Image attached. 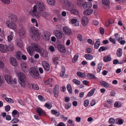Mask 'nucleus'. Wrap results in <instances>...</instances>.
Listing matches in <instances>:
<instances>
[{"mask_svg": "<svg viewBox=\"0 0 126 126\" xmlns=\"http://www.w3.org/2000/svg\"><path fill=\"white\" fill-rule=\"evenodd\" d=\"M37 10L39 11L40 12L44 10L45 9L42 2L40 1H37L36 3V5L33 7V9L29 11V13L33 17L38 18L40 17V16L37 15Z\"/></svg>", "mask_w": 126, "mask_h": 126, "instance_id": "nucleus-1", "label": "nucleus"}, {"mask_svg": "<svg viewBox=\"0 0 126 126\" xmlns=\"http://www.w3.org/2000/svg\"><path fill=\"white\" fill-rule=\"evenodd\" d=\"M27 51L30 56H32L35 52V51L38 52L41 51V49L38 45L34 43H32L31 44V46H29L27 48Z\"/></svg>", "mask_w": 126, "mask_h": 126, "instance_id": "nucleus-2", "label": "nucleus"}, {"mask_svg": "<svg viewBox=\"0 0 126 126\" xmlns=\"http://www.w3.org/2000/svg\"><path fill=\"white\" fill-rule=\"evenodd\" d=\"M18 76L20 84L22 87H24L25 86L26 80L25 75L23 73L19 72L18 74Z\"/></svg>", "mask_w": 126, "mask_h": 126, "instance_id": "nucleus-3", "label": "nucleus"}, {"mask_svg": "<svg viewBox=\"0 0 126 126\" xmlns=\"http://www.w3.org/2000/svg\"><path fill=\"white\" fill-rule=\"evenodd\" d=\"M60 1L63 4L64 6L69 11L74 7L73 3L68 0H60Z\"/></svg>", "mask_w": 126, "mask_h": 126, "instance_id": "nucleus-4", "label": "nucleus"}, {"mask_svg": "<svg viewBox=\"0 0 126 126\" xmlns=\"http://www.w3.org/2000/svg\"><path fill=\"white\" fill-rule=\"evenodd\" d=\"M31 31L33 34L31 35L32 39L35 40L39 39L40 37V35L38 33V30L37 29L34 27H31Z\"/></svg>", "mask_w": 126, "mask_h": 126, "instance_id": "nucleus-5", "label": "nucleus"}, {"mask_svg": "<svg viewBox=\"0 0 126 126\" xmlns=\"http://www.w3.org/2000/svg\"><path fill=\"white\" fill-rule=\"evenodd\" d=\"M30 73L32 77L35 78H38L39 76V73L37 69L32 67L30 68Z\"/></svg>", "mask_w": 126, "mask_h": 126, "instance_id": "nucleus-6", "label": "nucleus"}, {"mask_svg": "<svg viewBox=\"0 0 126 126\" xmlns=\"http://www.w3.org/2000/svg\"><path fill=\"white\" fill-rule=\"evenodd\" d=\"M4 78L6 81L9 84L16 83V80L15 79L13 80L11 76L9 75H6Z\"/></svg>", "mask_w": 126, "mask_h": 126, "instance_id": "nucleus-7", "label": "nucleus"}, {"mask_svg": "<svg viewBox=\"0 0 126 126\" xmlns=\"http://www.w3.org/2000/svg\"><path fill=\"white\" fill-rule=\"evenodd\" d=\"M6 24L7 26L11 29L15 30L16 28V24L10 20H8L7 21Z\"/></svg>", "mask_w": 126, "mask_h": 126, "instance_id": "nucleus-8", "label": "nucleus"}, {"mask_svg": "<svg viewBox=\"0 0 126 126\" xmlns=\"http://www.w3.org/2000/svg\"><path fill=\"white\" fill-rule=\"evenodd\" d=\"M9 51L8 46L6 45L0 44V51L2 53H5Z\"/></svg>", "mask_w": 126, "mask_h": 126, "instance_id": "nucleus-9", "label": "nucleus"}, {"mask_svg": "<svg viewBox=\"0 0 126 126\" xmlns=\"http://www.w3.org/2000/svg\"><path fill=\"white\" fill-rule=\"evenodd\" d=\"M53 33L56 37L59 39H61L63 37V34L62 32L58 30H54Z\"/></svg>", "mask_w": 126, "mask_h": 126, "instance_id": "nucleus-10", "label": "nucleus"}, {"mask_svg": "<svg viewBox=\"0 0 126 126\" xmlns=\"http://www.w3.org/2000/svg\"><path fill=\"white\" fill-rule=\"evenodd\" d=\"M63 30L65 34L66 35H70L72 33V32L71 29L67 27H64L63 29Z\"/></svg>", "mask_w": 126, "mask_h": 126, "instance_id": "nucleus-11", "label": "nucleus"}, {"mask_svg": "<svg viewBox=\"0 0 126 126\" xmlns=\"http://www.w3.org/2000/svg\"><path fill=\"white\" fill-rule=\"evenodd\" d=\"M42 64L45 69L47 71H49L50 69V66L49 63L46 61H43Z\"/></svg>", "mask_w": 126, "mask_h": 126, "instance_id": "nucleus-12", "label": "nucleus"}, {"mask_svg": "<svg viewBox=\"0 0 126 126\" xmlns=\"http://www.w3.org/2000/svg\"><path fill=\"white\" fill-rule=\"evenodd\" d=\"M36 111L39 116H45L46 115L45 112L43 111L40 108L38 107L37 108Z\"/></svg>", "mask_w": 126, "mask_h": 126, "instance_id": "nucleus-13", "label": "nucleus"}, {"mask_svg": "<svg viewBox=\"0 0 126 126\" xmlns=\"http://www.w3.org/2000/svg\"><path fill=\"white\" fill-rule=\"evenodd\" d=\"M10 62L11 64L13 66L15 67L17 65L16 60L14 58L11 57L10 58Z\"/></svg>", "mask_w": 126, "mask_h": 126, "instance_id": "nucleus-14", "label": "nucleus"}, {"mask_svg": "<svg viewBox=\"0 0 126 126\" xmlns=\"http://www.w3.org/2000/svg\"><path fill=\"white\" fill-rule=\"evenodd\" d=\"M50 33L48 32H45L44 35L43 36V39L46 41H48L50 39Z\"/></svg>", "mask_w": 126, "mask_h": 126, "instance_id": "nucleus-15", "label": "nucleus"}, {"mask_svg": "<svg viewBox=\"0 0 126 126\" xmlns=\"http://www.w3.org/2000/svg\"><path fill=\"white\" fill-rule=\"evenodd\" d=\"M58 49L62 53H65L66 52L65 48V47L63 45L60 44L58 47Z\"/></svg>", "mask_w": 126, "mask_h": 126, "instance_id": "nucleus-16", "label": "nucleus"}, {"mask_svg": "<svg viewBox=\"0 0 126 126\" xmlns=\"http://www.w3.org/2000/svg\"><path fill=\"white\" fill-rule=\"evenodd\" d=\"M81 22L83 26H85L87 25L88 22V18L86 16L83 17L82 18Z\"/></svg>", "mask_w": 126, "mask_h": 126, "instance_id": "nucleus-17", "label": "nucleus"}, {"mask_svg": "<svg viewBox=\"0 0 126 126\" xmlns=\"http://www.w3.org/2000/svg\"><path fill=\"white\" fill-rule=\"evenodd\" d=\"M92 4L90 2H85L83 5V7L85 9L87 8H90L92 6Z\"/></svg>", "mask_w": 126, "mask_h": 126, "instance_id": "nucleus-18", "label": "nucleus"}, {"mask_svg": "<svg viewBox=\"0 0 126 126\" xmlns=\"http://www.w3.org/2000/svg\"><path fill=\"white\" fill-rule=\"evenodd\" d=\"M53 91L54 96L56 98L59 95V89L57 87V86L55 87Z\"/></svg>", "mask_w": 126, "mask_h": 126, "instance_id": "nucleus-19", "label": "nucleus"}, {"mask_svg": "<svg viewBox=\"0 0 126 126\" xmlns=\"http://www.w3.org/2000/svg\"><path fill=\"white\" fill-rule=\"evenodd\" d=\"M93 12V10L91 9H86L84 11L83 13L85 15L88 16L91 14Z\"/></svg>", "mask_w": 126, "mask_h": 126, "instance_id": "nucleus-20", "label": "nucleus"}, {"mask_svg": "<svg viewBox=\"0 0 126 126\" xmlns=\"http://www.w3.org/2000/svg\"><path fill=\"white\" fill-rule=\"evenodd\" d=\"M16 44L17 46L20 48L23 47V43L22 40L19 39H17L16 40Z\"/></svg>", "mask_w": 126, "mask_h": 126, "instance_id": "nucleus-21", "label": "nucleus"}, {"mask_svg": "<svg viewBox=\"0 0 126 126\" xmlns=\"http://www.w3.org/2000/svg\"><path fill=\"white\" fill-rule=\"evenodd\" d=\"M51 113L52 114L55 115L56 116L58 117L59 116L60 114V113L59 111L57 110H53L51 111Z\"/></svg>", "mask_w": 126, "mask_h": 126, "instance_id": "nucleus-22", "label": "nucleus"}, {"mask_svg": "<svg viewBox=\"0 0 126 126\" xmlns=\"http://www.w3.org/2000/svg\"><path fill=\"white\" fill-rule=\"evenodd\" d=\"M22 55V52L18 51L16 53V56L18 60H20L21 58V57Z\"/></svg>", "mask_w": 126, "mask_h": 126, "instance_id": "nucleus-23", "label": "nucleus"}, {"mask_svg": "<svg viewBox=\"0 0 126 126\" xmlns=\"http://www.w3.org/2000/svg\"><path fill=\"white\" fill-rule=\"evenodd\" d=\"M25 34V31L24 30V27H22L19 31V34L20 37H22Z\"/></svg>", "mask_w": 126, "mask_h": 126, "instance_id": "nucleus-24", "label": "nucleus"}, {"mask_svg": "<svg viewBox=\"0 0 126 126\" xmlns=\"http://www.w3.org/2000/svg\"><path fill=\"white\" fill-rule=\"evenodd\" d=\"M21 66L22 70L25 72L28 71V69L27 68L26 64L24 63H22L21 64Z\"/></svg>", "mask_w": 126, "mask_h": 126, "instance_id": "nucleus-25", "label": "nucleus"}, {"mask_svg": "<svg viewBox=\"0 0 126 126\" xmlns=\"http://www.w3.org/2000/svg\"><path fill=\"white\" fill-rule=\"evenodd\" d=\"M101 85L103 87L106 88H108L109 87V84L104 81H102L100 82Z\"/></svg>", "mask_w": 126, "mask_h": 126, "instance_id": "nucleus-26", "label": "nucleus"}, {"mask_svg": "<svg viewBox=\"0 0 126 126\" xmlns=\"http://www.w3.org/2000/svg\"><path fill=\"white\" fill-rule=\"evenodd\" d=\"M84 57L86 59L88 60H91L93 59V56L90 54H85L84 56Z\"/></svg>", "mask_w": 126, "mask_h": 126, "instance_id": "nucleus-27", "label": "nucleus"}, {"mask_svg": "<svg viewBox=\"0 0 126 126\" xmlns=\"http://www.w3.org/2000/svg\"><path fill=\"white\" fill-rule=\"evenodd\" d=\"M77 74L79 77L83 78L86 77V75L85 74L79 71L78 72H77Z\"/></svg>", "mask_w": 126, "mask_h": 126, "instance_id": "nucleus-28", "label": "nucleus"}, {"mask_svg": "<svg viewBox=\"0 0 126 126\" xmlns=\"http://www.w3.org/2000/svg\"><path fill=\"white\" fill-rule=\"evenodd\" d=\"M87 76L89 79H97V78L95 77L94 75L91 73L88 74Z\"/></svg>", "mask_w": 126, "mask_h": 126, "instance_id": "nucleus-29", "label": "nucleus"}, {"mask_svg": "<svg viewBox=\"0 0 126 126\" xmlns=\"http://www.w3.org/2000/svg\"><path fill=\"white\" fill-rule=\"evenodd\" d=\"M103 61L104 62H106L110 61L111 60L110 56L108 55L104 57L103 58Z\"/></svg>", "mask_w": 126, "mask_h": 126, "instance_id": "nucleus-30", "label": "nucleus"}, {"mask_svg": "<svg viewBox=\"0 0 126 126\" xmlns=\"http://www.w3.org/2000/svg\"><path fill=\"white\" fill-rule=\"evenodd\" d=\"M122 54V49L120 48H118L116 54L117 56L119 57H121Z\"/></svg>", "mask_w": 126, "mask_h": 126, "instance_id": "nucleus-31", "label": "nucleus"}, {"mask_svg": "<svg viewBox=\"0 0 126 126\" xmlns=\"http://www.w3.org/2000/svg\"><path fill=\"white\" fill-rule=\"evenodd\" d=\"M44 106L48 109H50L52 107V104L51 102L46 103L44 105Z\"/></svg>", "mask_w": 126, "mask_h": 126, "instance_id": "nucleus-32", "label": "nucleus"}, {"mask_svg": "<svg viewBox=\"0 0 126 126\" xmlns=\"http://www.w3.org/2000/svg\"><path fill=\"white\" fill-rule=\"evenodd\" d=\"M9 17L10 19H11L14 21H16L17 20L16 16L14 14L10 15Z\"/></svg>", "mask_w": 126, "mask_h": 126, "instance_id": "nucleus-33", "label": "nucleus"}, {"mask_svg": "<svg viewBox=\"0 0 126 126\" xmlns=\"http://www.w3.org/2000/svg\"><path fill=\"white\" fill-rule=\"evenodd\" d=\"M102 3L106 6H109L110 5V2L109 0H102Z\"/></svg>", "mask_w": 126, "mask_h": 126, "instance_id": "nucleus-34", "label": "nucleus"}, {"mask_svg": "<svg viewBox=\"0 0 126 126\" xmlns=\"http://www.w3.org/2000/svg\"><path fill=\"white\" fill-rule=\"evenodd\" d=\"M40 14L44 18L47 17L48 15L47 13L44 10L40 12Z\"/></svg>", "mask_w": 126, "mask_h": 126, "instance_id": "nucleus-35", "label": "nucleus"}, {"mask_svg": "<svg viewBox=\"0 0 126 126\" xmlns=\"http://www.w3.org/2000/svg\"><path fill=\"white\" fill-rule=\"evenodd\" d=\"M100 44V41H96L94 44V48L96 49H98L99 48Z\"/></svg>", "mask_w": 126, "mask_h": 126, "instance_id": "nucleus-36", "label": "nucleus"}, {"mask_svg": "<svg viewBox=\"0 0 126 126\" xmlns=\"http://www.w3.org/2000/svg\"><path fill=\"white\" fill-rule=\"evenodd\" d=\"M70 11L71 13L75 15H77L78 14V10L72 8Z\"/></svg>", "mask_w": 126, "mask_h": 126, "instance_id": "nucleus-37", "label": "nucleus"}, {"mask_svg": "<svg viewBox=\"0 0 126 126\" xmlns=\"http://www.w3.org/2000/svg\"><path fill=\"white\" fill-rule=\"evenodd\" d=\"M47 3L51 5H54L55 3V0H47Z\"/></svg>", "mask_w": 126, "mask_h": 126, "instance_id": "nucleus-38", "label": "nucleus"}, {"mask_svg": "<svg viewBox=\"0 0 126 126\" xmlns=\"http://www.w3.org/2000/svg\"><path fill=\"white\" fill-rule=\"evenodd\" d=\"M95 89L94 88L92 89V90L89 92L87 94V96H92L94 94L95 91Z\"/></svg>", "mask_w": 126, "mask_h": 126, "instance_id": "nucleus-39", "label": "nucleus"}, {"mask_svg": "<svg viewBox=\"0 0 126 126\" xmlns=\"http://www.w3.org/2000/svg\"><path fill=\"white\" fill-rule=\"evenodd\" d=\"M118 41L121 45H124L126 43V41L123 40V38L122 37H120Z\"/></svg>", "mask_w": 126, "mask_h": 126, "instance_id": "nucleus-40", "label": "nucleus"}, {"mask_svg": "<svg viewBox=\"0 0 126 126\" xmlns=\"http://www.w3.org/2000/svg\"><path fill=\"white\" fill-rule=\"evenodd\" d=\"M59 60V58L57 57H54L53 58L52 60L53 61L55 64L57 65L58 63V61Z\"/></svg>", "mask_w": 126, "mask_h": 126, "instance_id": "nucleus-41", "label": "nucleus"}, {"mask_svg": "<svg viewBox=\"0 0 126 126\" xmlns=\"http://www.w3.org/2000/svg\"><path fill=\"white\" fill-rule=\"evenodd\" d=\"M48 52L46 50H44L42 51V52L41 53V56L45 57H47L48 55Z\"/></svg>", "mask_w": 126, "mask_h": 126, "instance_id": "nucleus-42", "label": "nucleus"}, {"mask_svg": "<svg viewBox=\"0 0 126 126\" xmlns=\"http://www.w3.org/2000/svg\"><path fill=\"white\" fill-rule=\"evenodd\" d=\"M67 88L69 92L70 93H72V88L71 85L68 84L67 86Z\"/></svg>", "mask_w": 126, "mask_h": 126, "instance_id": "nucleus-43", "label": "nucleus"}, {"mask_svg": "<svg viewBox=\"0 0 126 126\" xmlns=\"http://www.w3.org/2000/svg\"><path fill=\"white\" fill-rule=\"evenodd\" d=\"M107 47L104 46L100 47L99 48L98 51L99 52L105 51L107 49Z\"/></svg>", "mask_w": 126, "mask_h": 126, "instance_id": "nucleus-44", "label": "nucleus"}, {"mask_svg": "<svg viewBox=\"0 0 126 126\" xmlns=\"http://www.w3.org/2000/svg\"><path fill=\"white\" fill-rule=\"evenodd\" d=\"M79 55L78 54H76L73 58L72 60L73 63H75L79 57Z\"/></svg>", "mask_w": 126, "mask_h": 126, "instance_id": "nucleus-45", "label": "nucleus"}, {"mask_svg": "<svg viewBox=\"0 0 126 126\" xmlns=\"http://www.w3.org/2000/svg\"><path fill=\"white\" fill-rule=\"evenodd\" d=\"M109 122L110 124L112 125L115 123V120L114 118H111L109 119Z\"/></svg>", "mask_w": 126, "mask_h": 126, "instance_id": "nucleus-46", "label": "nucleus"}, {"mask_svg": "<svg viewBox=\"0 0 126 126\" xmlns=\"http://www.w3.org/2000/svg\"><path fill=\"white\" fill-rule=\"evenodd\" d=\"M65 68L63 67L61 69V71L60 72V76L61 77H63L65 73Z\"/></svg>", "mask_w": 126, "mask_h": 126, "instance_id": "nucleus-47", "label": "nucleus"}, {"mask_svg": "<svg viewBox=\"0 0 126 126\" xmlns=\"http://www.w3.org/2000/svg\"><path fill=\"white\" fill-rule=\"evenodd\" d=\"M5 100L8 103H13L14 102L13 100L10 98L7 97L5 98Z\"/></svg>", "mask_w": 126, "mask_h": 126, "instance_id": "nucleus-48", "label": "nucleus"}, {"mask_svg": "<svg viewBox=\"0 0 126 126\" xmlns=\"http://www.w3.org/2000/svg\"><path fill=\"white\" fill-rule=\"evenodd\" d=\"M1 2L5 4H8L10 3V0H1Z\"/></svg>", "mask_w": 126, "mask_h": 126, "instance_id": "nucleus-49", "label": "nucleus"}, {"mask_svg": "<svg viewBox=\"0 0 126 126\" xmlns=\"http://www.w3.org/2000/svg\"><path fill=\"white\" fill-rule=\"evenodd\" d=\"M73 82L75 84L77 85H80V81L76 79H73Z\"/></svg>", "mask_w": 126, "mask_h": 126, "instance_id": "nucleus-50", "label": "nucleus"}, {"mask_svg": "<svg viewBox=\"0 0 126 126\" xmlns=\"http://www.w3.org/2000/svg\"><path fill=\"white\" fill-rule=\"evenodd\" d=\"M98 67L97 69V71L98 72H99L102 68V65L101 63H100L98 64Z\"/></svg>", "mask_w": 126, "mask_h": 126, "instance_id": "nucleus-51", "label": "nucleus"}, {"mask_svg": "<svg viewBox=\"0 0 126 126\" xmlns=\"http://www.w3.org/2000/svg\"><path fill=\"white\" fill-rule=\"evenodd\" d=\"M19 121V120L17 118H14L12 120L11 122L13 124H14L18 123Z\"/></svg>", "mask_w": 126, "mask_h": 126, "instance_id": "nucleus-52", "label": "nucleus"}, {"mask_svg": "<svg viewBox=\"0 0 126 126\" xmlns=\"http://www.w3.org/2000/svg\"><path fill=\"white\" fill-rule=\"evenodd\" d=\"M32 88L33 89L38 90L39 89L38 86L36 84H33L32 85Z\"/></svg>", "mask_w": 126, "mask_h": 126, "instance_id": "nucleus-53", "label": "nucleus"}, {"mask_svg": "<svg viewBox=\"0 0 126 126\" xmlns=\"http://www.w3.org/2000/svg\"><path fill=\"white\" fill-rule=\"evenodd\" d=\"M38 99L41 101H45V99L41 95H39L38 96Z\"/></svg>", "mask_w": 126, "mask_h": 126, "instance_id": "nucleus-54", "label": "nucleus"}, {"mask_svg": "<svg viewBox=\"0 0 126 126\" xmlns=\"http://www.w3.org/2000/svg\"><path fill=\"white\" fill-rule=\"evenodd\" d=\"M8 47L9 51H12L14 49V47L12 44H10Z\"/></svg>", "mask_w": 126, "mask_h": 126, "instance_id": "nucleus-55", "label": "nucleus"}, {"mask_svg": "<svg viewBox=\"0 0 126 126\" xmlns=\"http://www.w3.org/2000/svg\"><path fill=\"white\" fill-rule=\"evenodd\" d=\"M77 4L79 6H83V1L82 0H79L77 1Z\"/></svg>", "mask_w": 126, "mask_h": 126, "instance_id": "nucleus-56", "label": "nucleus"}, {"mask_svg": "<svg viewBox=\"0 0 126 126\" xmlns=\"http://www.w3.org/2000/svg\"><path fill=\"white\" fill-rule=\"evenodd\" d=\"M71 104L70 103H68L66 104L64 108L66 109H68L71 107Z\"/></svg>", "mask_w": 126, "mask_h": 126, "instance_id": "nucleus-57", "label": "nucleus"}, {"mask_svg": "<svg viewBox=\"0 0 126 126\" xmlns=\"http://www.w3.org/2000/svg\"><path fill=\"white\" fill-rule=\"evenodd\" d=\"M89 103V100L87 99L85 100L84 102V105L85 107H86L88 105Z\"/></svg>", "mask_w": 126, "mask_h": 126, "instance_id": "nucleus-58", "label": "nucleus"}, {"mask_svg": "<svg viewBox=\"0 0 126 126\" xmlns=\"http://www.w3.org/2000/svg\"><path fill=\"white\" fill-rule=\"evenodd\" d=\"M121 106V105L120 104H119L118 102H115L114 105V107L117 108L120 107Z\"/></svg>", "mask_w": 126, "mask_h": 126, "instance_id": "nucleus-59", "label": "nucleus"}, {"mask_svg": "<svg viewBox=\"0 0 126 126\" xmlns=\"http://www.w3.org/2000/svg\"><path fill=\"white\" fill-rule=\"evenodd\" d=\"M5 38V36L3 33H2L0 35V41H2Z\"/></svg>", "mask_w": 126, "mask_h": 126, "instance_id": "nucleus-60", "label": "nucleus"}, {"mask_svg": "<svg viewBox=\"0 0 126 126\" xmlns=\"http://www.w3.org/2000/svg\"><path fill=\"white\" fill-rule=\"evenodd\" d=\"M87 41L88 43L91 45H93L94 44V42L91 39H88Z\"/></svg>", "mask_w": 126, "mask_h": 126, "instance_id": "nucleus-61", "label": "nucleus"}, {"mask_svg": "<svg viewBox=\"0 0 126 126\" xmlns=\"http://www.w3.org/2000/svg\"><path fill=\"white\" fill-rule=\"evenodd\" d=\"M13 36L11 35H9L7 36V40L9 42L11 41L13 39Z\"/></svg>", "mask_w": 126, "mask_h": 126, "instance_id": "nucleus-62", "label": "nucleus"}, {"mask_svg": "<svg viewBox=\"0 0 126 126\" xmlns=\"http://www.w3.org/2000/svg\"><path fill=\"white\" fill-rule=\"evenodd\" d=\"M99 31L101 34L103 35L104 34V30L103 28L100 27L99 28Z\"/></svg>", "mask_w": 126, "mask_h": 126, "instance_id": "nucleus-63", "label": "nucleus"}, {"mask_svg": "<svg viewBox=\"0 0 126 126\" xmlns=\"http://www.w3.org/2000/svg\"><path fill=\"white\" fill-rule=\"evenodd\" d=\"M114 36L115 37L116 39L117 40H118L120 38V35L118 33L115 34Z\"/></svg>", "mask_w": 126, "mask_h": 126, "instance_id": "nucleus-64", "label": "nucleus"}]
</instances>
